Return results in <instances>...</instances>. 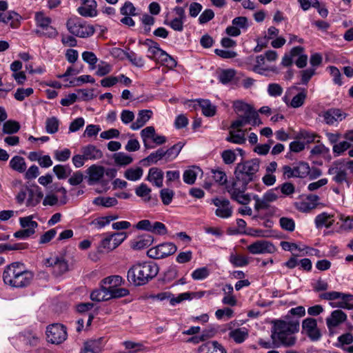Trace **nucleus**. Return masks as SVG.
Segmentation results:
<instances>
[{"instance_id": "774afa93", "label": "nucleus", "mask_w": 353, "mask_h": 353, "mask_svg": "<svg viewBox=\"0 0 353 353\" xmlns=\"http://www.w3.org/2000/svg\"><path fill=\"white\" fill-rule=\"evenodd\" d=\"M209 275V270L207 268H200L196 269L192 273V277L194 280H203L208 277Z\"/></svg>"}, {"instance_id": "bb28decb", "label": "nucleus", "mask_w": 353, "mask_h": 353, "mask_svg": "<svg viewBox=\"0 0 353 353\" xmlns=\"http://www.w3.org/2000/svg\"><path fill=\"white\" fill-rule=\"evenodd\" d=\"M43 193L37 186L35 188H30L26 201L27 207H34L39 204L43 198Z\"/></svg>"}, {"instance_id": "79ce46f5", "label": "nucleus", "mask_w": 353, "mask_h": 353, "mask_svg": "<svg viewBox=\"0 0 353 353\" xmlns=\"http://www.w3.org/2000/svg\"><path fill=\"white\" fill-rule=\"evenodd\" d=\"M53 172L59 179H66L72 172L68 165H57L53 168Z\"/></svg>"}, {"instance_id": "37998d69", "label": "nucleus", "mask_w": 353, "mask_h": 353, "mask_svg": "<svg viewBox=\"0 0 353 353\" xmlns=\"http://www.w3.org/2000/svg\"><path fill=\"white\" fill-rule=\"evenodd\" d=\"M109 291V299H118L124 297L129 294V290L123 288L108 286Z\"/></svg>"}, {"instance_id": "b1692460", "label": "nucleus", "mask_w": 353, "mask_h": 353, "mask_svg": "<svg viewBox=\"0 0 353 353\" xmlns=\"http://www.w3.org/2000/svg\"><path fill=\"white\" fill-rule=\"evenodd\" d=\"M152 112L149 110H142L138 113L136 121L133 122L130 128L133 130H137L142 128L147 121L151 118Z\"/></svg>"}, {"instance_id": "f03ea898", "label": "nucleus", "mask_w": 353, "mask_h": 353, "mask_svg": "<svg viewBox=\"0 0 353 353\" xmlns=\"http://www.w3.org/2000/svg\"><path fill=\"white\" fill-rule=\"evenodd\" d=\"M299 330V321L297 319L274 321L271 339L276 341V346L292 347L295 345L296 338L294 334Z\"/></svg>"}, {"instance_id": "c85d7f7f", "label": "nucleus", "mask_w": 353, "mask_h": 353, "mask_svg": "<svg viewBox=\"0 0 353 353\" xmlns=\"http://www.w3.org/2000/svg\"><path fill=\"white\" fill-rule=\"evenodd\" d=\"M161 159L165 160L164 150L163 148H159L157 151L152 152L146 158L142 159L141 163L144 165H149L150 163L156 164Z\"/></svg>"}, {"instance_id": "4be33fe9", "label": "nucleus", "mask_w": 353, "mask_h": 353, "mask_svg": "<svg viewBox=\"0 0 353 353\" xmlns=\"http://www.w3.org/2000/svg\"><path fill=\"white\" fill-rule=\"evenodd\" d=\"M105 173V169L103 166L92 165L88 169V174L89 175L88 183L93 185L99 182Z\"/></svg>"}, {"instance_id": "f3484780", "label": "nucleus", "mask_w": 353, "mask_h": 353, "mask_svg": "<svg viewBox=\"0 0 353 353\" xmlns=\"http://www.w3.org/2000/svg\"><path fill=\"white\" fill-rule=\"evenodd\" d=\"M199 353H227L226 349L216 341H209L198 347Z\"/></svg>"}, {"instance_id": "6e6552de", "label": "nucleus", "mask_w": 353, "mask_h": 353, "mask_svg": "<svg viewBox=\"0 0 353 353\" xmlns=\"http://www.w3.org/2000/svg\"><path fill=\"white\" fill-rule=\"evenodd\" d=\"M177 247L172 243H163L149 249L147 255L150 258L159 259L173 254Z\"/></svg>"}, {"instance_id": "f257e3e1", "label": "nucleus", "mask_w": 353, "mask_h": 353, "mask_svg": "<svg viewBox=\"0 0 353 353\" xmlns=\"http://www.w3.org/2000/svg\"><path fill=\"white\" fill-rule=\"evenodd\" d=\"M260 160L252 159L237 163L234 170V181L228 189L232 200L241 205H248L251 197L245 194L249 183L257 179V172L260 168Z\"/></svg>"}, {"instance_id": "a211bd4d", "label": "nucleus", "mask_w": 353, "mask_h": 353, "mask_svg": "<svg viewBox=\"0 0 353 353\" xmlns=\"http://www.w3.org/2000/svg\"><path fill=\"white\" fill-rule=\"evenodd\" d=\"M21 17L14 11L0 12V22L9 24L12 28H17L20 25Z\"/></svg>"}, {"instance_id": "338daca9", "label": "nucleus", "mask_w": 353, "mask_h": 353, "mask_svg": "<svg viewBox=\"0 0 353 353\" xmlns=\"http://www.w3.org/2000/svg\"><path fill=\"white\" fill-rule=\"evenodd\" d=\"M233 108L237 113L243 112V114H247L252 110L250 105L241 101H236L234 102Z\"/></svg>"}, {"instance_id": "ea45409f", "label": "nucleus", "mask_w": 353, "mask_h": 353, "mask_svg": "<svg viewBox=\"0 0 353 353\" xmlns=\"http://www.w3.org/2000/svg\"><path fill=\"white\" fill-rule=\"evenodd\" d=\"M198 167H193L191 169L186 170L183 173V181L185 183L192 185L194 183L196 176L200 172Z\"/></svg>"}, {"instance_id": "1a4fd4ad", "label": "nucleus", "mask_w": 353, "mask_h": 353, "mask_svg": "<svg viewBox=\"0 0 353 353\" xmlns=\"http://www.w3.org/2000/svg\"><path fill=\"white\" fill-rule=\"evenodd\" d=\"M48 341L53 344H60L67 339L66 328L61 324L54 323L46 330Z\"/></svg>"}, {"instance_id": "5701e85b", "label": "nucleus", "mask_w": 353, "mask_h": 353, "mask_svg": "<svg viewBox=\"0 0 353 353\" xmlns=\"http://www.w3.org/2000/svg\"><path fill=\"white\" fill-rule=\"evenodd\" d=\"M153 241L154 238L151 235L143 234L132 241L130 246L133 250H139L149 247Z\"/></svg>"}, {"instance_id": "473e14b6", "label": "nucleus", "mask_w": 353, "mask_h": 353, "mask_svg": "<svg viewBox=\"0 0 353 353\" xmlns=\"http://www.w3.org/2000/svg\"><path fill=\"white\" fill-rule=\"evenodd\" d=\"M332 217V215L326 212H323L317 215L315 218V224L316 228H321L323 226H325L327 228H330L334 222V220L330 221Z\"/></svg>"}, {"instance_id": "6ab92c4d", "label": "nucleus", "mask_w": 353, "mask_h": 353, "mask_svg": "<svg viewBox=\"0 0 353 353\" xmlns=\"http://www.w3.org/2000/svg\"><path fill=\"white\" fill-rule=\"evenodd\" d=\"M347 319L346 314L341 310L332 312L330 316L326 319V324L329 330L337 327Z\"/></svg>"}, {"instance_id": "a18cd8bd", "label": "nucleus", "mask_w": 353, "mask_h": 353, "mask_svg": "<svg viewBox=\"0 0 353 353\" xmlns=\"http://www.w3.org/2000/svg\"><path fill=\"white\" fill-rule=\"evenodd\" d=\"M59 126V120L55 117L48 118L46 121V130L49 134H54L58 132Z\"/></svg>"}, {"instance_id": "aec40b11", "label": "nucleus", "mask_w": 353, "mask_h": 353, "mask_svg": "<svg viewBox=\"0 0 353 353\" xmlns=\"http://www.w3.org/2000/svg\"><path fill=\"white\" fill-rule=\"evenodd\" d=\"M338 301H332L329 303V305L332 308H342L352 310L353 303L350 302L353 301V294L342 293V296L338 299Z\"/></svg>"}, {"instance_id": "052dcab7", "label": "nucleus", "mask_w": 353, "mask_h": 353, "mask_svg": "<svg viewBox=\"0 0 353 353\" xmlns=\"http://www.w3.org/2000/svg\"><path fill=\"white\" fill-rule=\"evenodd\" d=\"M150 232H152L158 235H163L167 233V228L161 222L155 221L152 223V226L150 230Z\"/></svg>"}, {"instance_id": "4468645a", "label": "nucleus", "mask_w": 353, "mask_h": 353, "mask_svg": "<svg viewBox=\"0 0 353 353\" xmlns=\"http://www.w3.org/2000/svg\"><path fill=\"white\" fill-rule=\"evenodd\" d=\"M176 17L171 21L165 20L164 24L169 26L172 30L177 32L183 30V23L185 19V9L183 7L176 6L174 8Z\"/></svg>"}, {"instance_id": "0e129e2a", "label": "nucleus", "mask_w": 353, "mask_h": 353, "mask_svg": "<svg viewBox=\"0 0 353 353\" xmlns=\"http://www.w3.org/2000/svg\"><path fill=\"white\" fill-rule=\"evenodd\" d=\"M351 144L347 141H341L339 143H336L333 145V152L336 154V156H339L343 154L347 149L350 148Z\"/></svg>"}, {"instance_id": "09e8293b", "label": "nucleus", "mask_w": 353, "mask_h": 353, "mask_svg": "<svg viewBox=\"0 0 353 353\" xmlns=\"http://www.w3.org/2000/svg\"><path fill=\"white\" fill-rule=\"evenodd\" d=\"M123 282L124 280L123 278L119 275L108 276L101 281L103 285L112 286L114 288L121 285Z\"/></svg>"}, {"instance_id": "13d9d810", "label": "nucleus", "mask_w": 353, "mask_h": 353, "mask_svg": "<svg viewBox=\"0 0 353 353\" xmlns=\"http://www.w3.org/2000/svg\"><path fill=\"white\" fill-rule=\"evenodd\" d=\"M174 192L168 188H163L160 191V196L164 205H169L174 197Z\"/></svg>"}, {"instance_id": "393cba45", "label": "nucleus", "mask_w": 353, "mask_h": 353, "mask_svg": "<svg viewBox=\"0 0 353 353\" xmlns=\"http://www.w3.org/2000/svg\"><path fill=\"white\" fill-rule=\"evenodd\" d=\"M81 152L87 160H97L103 157L102 152L93 145H88L81 148Z\"/></svg>"}, {"instance_id": "0eeeda50", "label": "nucleus", "mask_w": 353, "mask_h": 353, "mask_svg": "<svg viewBox=\"0 0 353 353\" xmlns=\"http://www.w3.org/2000/svg\"><path fill=\"white\" fill-rule=\"evenodd\" d=\"M66 27L72 34L81 38L89 37L95 32L93 26L82 21L80 19H69Z\"/></svg>"}, {"instance_id": "de8ad7c7", "label": "nucleus", "mask_w": 353, "mask_h": 353, "mask_svg": "<svg viewBox=\"0 0 353 353\" xmlns=\"http://www.w3.org/2000/svg\"><path fill=\"white\" fill-rule=\"evenodd\" d=\"M114 160L116 164L119 165H127L130 164L133 159L124 152L116 153L114 155Z\"/></svg>"}, {"instance_id": "4c0bfd02", "label": "nucleus", "mask_w": 353, "mask_h": 353, "mask_svg": "<svg viewBox=\"0 0 353 353\" xmlns=\"http://www.w3.org/2000/svg\"><path fill=\"white\" fill-rule=\"evenodd\" d=\"M143 174V170L141 168H131L125 171L124 177L129 181H136L142 177Z\"/></svg>"}, {"instance_id": "e2e57ef3", "label": "nucleus", "mask_w": 353, "mask_h": 353, "mask_svg": "<svg viewBox=\"0 0 353 353\" xmlns=\"http://www.w3.org/2000/svg\"><path fill=\"white\" fill-rule=\"evenodd\" d=\"M232 24L234 25L239 30H246L249 26L248 20L245 17H238L232 19Z\"/></svg>"}, {"instance_id": "7c9ffc66", "label": "nucleus", "mask_w": 353, "mask_h": 353, "mask_svg": "<svg viewBox=\"0 0 353 353\" xmlns=\"http://www.w3.org/2000/svg\"><path fill=\"white\" fill-rule=\"evenodd\" d=\"M229 336L236 343H241L248 337V331L245 327L234 329L229 332Z\"/></svg>"}, {"instance_id": "bf43d9fd", "label": "nucleus", "mask_w": 353, "mask_h": 353, "mask_svg": "<svg viewBox=\"0 0 353 353\" xmlns=\"http://www.w3.org/2000/svg\"><path fill=\"white\" fill-rule=\"evenodd\" d=\"M150 192L151 189L148 188V185L145 183H141L135 190V193L138 196L141 198L147 197V201H149L150 199ZM145 200H146V199Z\"/></svg>"}, {"instance_id": "e433bc0d", "label": "nucleus", "mask_w": 353, "mask_h": 353, "mask_svg": "<svg viewBox=\"0 0 353 353\" xmlns=\"http://www.w3.org/2000/svg\"><path fill=\"white\" fill-rule=\"evenodd\" d=\"M203 114L206 117H212L216 113V107L209 100L200 99L198 101Z\"/></svg>"}, {"instance_id": "20e7f679", "label": "nucleus", "mask_w": 353, "mask_h": 353, "mask_svg": "<svg viewBox=\"0 0 353 353\" xmlns=\"http://www.w3.org/2000/svg\"><path fill=\"white\" fill-rule=\"evenodd\" d=\"M159 272V267L154 262L138 263L132 265L127 274L128 281L135 286H141L153 279Z\"/></svg>"}, {"instance_id": "423d86ee", "label": "nucleus", "mask_w": 353, "mask_h": 353, "mask_svg": "<svg viewBox=\"0 0 353 353\" xmlns=\"http://www.w3.org/2000/svg\"><path fill=\"white\" fill-rule=\"evenodd\" d=\"M37 27L39 29L34 30L37 35L54 39L58 35L57 30L52 26V19L45 15L43 12H37L34 14Z\"/></svg>"}, {"instance_id": "58836bf2", "label": "nucleus", "mask_w": 353, "mask_h": 353, "mask_svg": "<svg viewBox=\"0 0 353 353\" xmlns=\"http://www.w3.org/2000/svg\"><path fill=\"white\" fill-rule=\"evenodd\" d=\"M229 261L234 267H244L249 263L247 256L234 253L230 254Z\"/></svg>"}, {"instance_id": "39448f33", "label": "nucleus", "mask_w": 353, "mask_h": 353, "mask_svg": "<svg viewBox=\"0 0 353 353\" xmlns=\"http://www.w3.org/2000/svg\"><path fill=\"white\" fill-rule=\"evenodd\" d=\"M327 174L331 176L332 181L337 185H345L347 188L350 187L351 181L348 176L344 161L341 159L334 161L329 167Z\"/></svg>"}, {"instance_id": "603ef678", "label": "nucleus", "mask_w": 353, "mask_h": 353, "mask_svg": "<svg viewBox=\"0 0 353 353\" xmlns=\"http://www.w3.org/2000/svg\"><path fill=\"white\" fill-rule=\"evenodd\" d=\"M125 57L135 66L143 67L144 61L141 57L137 56L134 52H124Z\"/></svg>"}, {"instance_id": "c756f323", "label": "nucleus", "mask_w": 353, "mask_h": 353, "mask_svg": "<svg viewBox=\"0 0 353 353\" xmlns=\"http://www.w3.org/2000/svg\"><path fill=\"white\" fill-rule=\"evenodd\" d=\"M272 70L271 68L266 65L265 58L263 55H259L256 57V63L252 68V71L263 75L265 72Z\"/></svg>"}, {"instance_id": "8fccbe9b", "label": "nucleus", "mask_w": 353, "mask_h": 353, "mask_svg": "<svg viewBox=\"0 0 353 353\" xmlns=\"http://www.w3.org/2000/svg\"><path fill=\"white\" fill-rule=\"evenodd\" d=\"M157 61L170 68H173L176 66V61L175 59L168 53H166L164 50L163 51Z\"/></svg>"}, {"instance_id": "cd10ccee", "label": "nucleus", "mask_w": 353, "mask_h": 353, "mask_svg": "<svg viewBox=\"0 0 353 353\" xmlns=\"http://www.w3.org/2000/svg\"><path fill=\"white\" fill-rule=\"evenodd\" d=\"M109 294L108 287L102 283L99 289L95 290L91 293L90 298L95 301H105L110 300Z\"/></svg>"}, {"instance_id": "f704fd0d", "label": "nucleus", "mask_w": 353, "mask_h": 353, "mask_svg": "<svg viewBox=\"0 0 353 353\" xmlns=\"http://www.w3.org/2000/svg\"><path fill=\"white\" fill-rule=\"evenodd\" d=\"M19 222L23 229L26 231H31V236L34 234L35 229L38 227V223L32 221V216H31L20 218Z\"/></svg>"}, {"instance_id": "412c9836", "label": "nucleus", "mask_w": 353, "mask_h": 353, "mask_svg": "<svg viewBox=\"0 0 353 353\" xmlns=\"http://www.w3.org/2000/svg\"><path fill=\"white\" fill-rule=\"evenodd\" d=\"M225 140L235 144H244L246 141L245 130L241 128H230L229 135L226 137Z\"/></svg>"}, {"instance_id": "3c124183", "label": "nucleus", "mask_w": 353, "mask_h": 353, "mask_svg": "<svg viewBox=\"0 0 353 353\" xmlns=\"http://www.w3.org/2000/svg\"><path fill=\"white\" fill-rule=\"evenodd\" d=\"M235 70L232 69L223 70L219 75V80L223 84H227L230 83L235 76Z\"/></svg>"}, {"instance_id": "c03bdc74", "label": "nucleus", "mask_w": 353, "mask_h": 353, "mask_svg": "<svg viewBox=\"0 0 353 353\" xmlns=\"http://www.w3.org/2000/svg\"><path fill=\"white\" fill-rule=\"evenodd\" d=\"M93 203L97 205L110 208L116 205L117 204V200L114 197L99 196L94 199Z\"/></svg>"}, {"instance_id": "680f3d73", "label": "nucleus", "mask_w": 353, "mask_h": 353, "mask_svg": "<svg viewBox=\"0 0 353 353\" xmlns=\"http://www.w3.org/2000/svg\"><path fill=\"white\" fill-rule=\"evenodd\" d=\"M279 223L282 229L292 232L295 228V223L292 219L288 217H281L279 220Z\"/></svg>"}, {"instance_id": "864d4df0", "label": "nucleus", "mask_w": 353, "mask_h": 353, "mask_svg": "<svg viewBox=\"0 0 353 353\" xmlns=\"http://www.w3.org/2000/svg\"><path fill=\"white\" fill-rule=\"evenodd\" d=\"M250 117L248 112L247 114L240 115L236 120L232 123L230 128H241L246 124L250 123Z\"/></svg>"}, {"instance_id": "2f4dec72", "label": "nucleus", "mask_w": 353, "mask_h": 353, "mask_svg": "<svg viewBox=\"0 0 353 353\" xmlns=\"http://www.w3.org/2000/svg\"><path fill=\"white\" fill-rule=\"evenodd\" d=\"M183 146L184 143L179 142L169 149L164 150L165 161L168 162L174 159L179 155Z\"/></svg>"}, {"instance_id": "72a5a7b5", "label": "nucleus", "mask_w": 353, "mask_h": 353, "mask_svg": "<svg viewBox=\"0 0 353 353\" xmlns=\"http://www.w3.org/2000/svg\"><path fill=\"white\" fill-rule=\"evenodd\" d=\"M10 168L20 173L24 172L26 170V163L24 158L20 156H14L10 161Z\"/></svg>"}, {"instance_id": "9d476101", "label": "nucleus", "mask_w": 353, "mask_h": 353, "mask_svg": "<svg viewBox=\"0 0 353 353\" xmlns=\"http://www.w3.org/2000/svg\"><path fill=\"white\" fill-rule=\"evenodd\" d=\"M45 265L48 267H52L53 274L58 276L63 274L68 271V264L65 259L61 256H52L45 261Z\"/></svg>"}, {"instance_id": "6e6d98bb", "label": "nucleus", "mask_w": 353, "mask_h": 353, "mask_svg": "<svg viewBox=\"0 0 353 353\" xmlns=\"http://www.w3.org/2000/svg\"><path fill=\"white\" fill-rule=\"evenodd\" d=\"M306 97L307 94L305 91L298 93L292 98L290 102V106L294 108H297L302 106L305 102Z\"/></svg>"}, {"instance_id": "c9c22d12", "label": "nucleus", "mask_w": 353, "mask_h": 353, "mask_svg": "<svg viewBox=\"0 0 353 353\" xmlns=\"http://www.w3.org/2000/svg\"><path fill=\"white\" fill-rule=\"evenodd\" d=\"M155 134V129L153 126H148L144 128L141 132V136L143 139L144 146L147 149L152 148L153 146L150 145L148 139H153Z\"/></svg>"}, {"instance_id": "49530a36", "label": "nucleus", "mask_w": 353, "mask_h": 353, "mask_svg": "<svg viewBox=\"0 0 353 353\" xmlns=\"http://www.w3.org/2000/svg\"><path fill=\"white\" fill-rule=\"evenodd\" d=\"M19 129L20 124L16 121L8 120L3 125V132L5 134H14L17 133Z\"/></svg>"}, {"instance_id": "a19ab883", "label": "nucleus", "mask_w": 353, "mask_h": 353, "mask_svg": "<svg viewBox=\"0 0 353 353\" xmlns=\"http://www.w3.org/2000/svg\"><path fill=\"white\" fill-rule=\"evenodd\" d=\"M294 177L304 178L310 172V166L307 163L300 162L293 167Z\"/></svg>"}, {"instance_id": "a878e982", "label": "nucleus", "mask_w": 353, "mask_h": 353, "mask_svg": "<svg viewBox=\"0 0 353 353\" xmlns=\"http://www.w3.org/2000/svg\"><path fill=\"white\" fill-rule=\"evenodd\" d=\"M147 180L153 183L157 187L163 186V172L158 168H152L149 170Z\"/></svg>"}, {"instance_id": "f8f14e48", "label": "nucleus", "mask_w": 353, "mask_h": 353, "mask_svg": "<svg viewBox=\"0 0 353 353\" xmlns=\"http://www.w3.org/2000/svg\"><path fill=\"white\" fill-rule=\"evenodd\" d=\"M247 248L252 254L274 253L276 251V248L272 243L264 240L256 241Z\"/></svg>"}, {"instance_id": "5fc2aeb1", "label": "nucleus", "mask_w": 353, "mask_h": 353, "mask_svg": "<svg viewBox=\"0 0 353 353\" xmlns=\"http://www.w3.org/2000/svg\"><path fill=\"white\" fill-rule=\"evenodd\" d=\"M33 92L34 91L32 88H19L16 90V92L14 94V97L16 100L22 101L26 97L30 96L33 93Z\"/></svg>"}, {"instance_id": "7ed1b4c3", "label": "nucleus", "mask_w": 353, "mask_h": 353, "mask_svg": "<svg viewBox=\"0 0 353 353\" xmlns=\"http://www.w3.org/2000/svg\"><path fill=\"white\" fill-rule=\"evenodd\" d=\"M33 277V272L28 270L24 264L19 262H14L7 265L3 273L4 283L16 288L28 286Z\"/></svg>"}, {"instance_id": "69168bd1", "label": "nucleus", "mask_w": 353, "mask_h": 353, "mask_svg": "<svg viewBox=\"0 0 353 353\" xmlns=\"http://www.w3.org/2000/svg\"><path fill=\"white\" fill-rule=\"evenodd\" d=\"M82 59L85 62L90 65L92 68H94V65L98 61V59L94 53L90 51L83 52L82 53Z\"/></svg>"}, {"instance_id": "9b49d317", "label": "nucleus", "mask_w": 353, "mask_h": 353, "mask_svg": "<svg viewBox=\"0 0 353 353\" xmlns=\"http://www.w3.org/2000/svg\"><path fill=\"white\" fill-rule=\"evenodd\" d=\"M302 328L312 341H319L321 337V333L317 327L316 319L307 318L302 322Z\"/></svg>"}, {"instance_id": "ddd939ff", "label": "nucleus", "mask_w": 353, "mask_h": 353, "mask_svg": "<svg viewBox=\"0 0 353 353\" xmlns=\"http://www.w3.org/2000/svg\"><path fill=\"white\" fill-rule=\"evenodd\" d=\"M213 204L216 207L215 214L222 219H228L232 214V208L228 199L215 198Z\"/></svg>"}, {"instance_id": "4d7b16f0", "label": "nucleus", "mask_w": 353, "mask_h": 353, "mask_svg": "<svg viewBox=\"0 0 353 353\" xmlns=\"http://www.w3.org/2000/svg\"><path fill=\"white\" fill-rule=\"evenodd\" d=\"M253 199L255 201L254 209L256 211L266 210L270 207V202L266 201L264 195L262 198H260L258 195L255 194L253 196Z\"/></svg>"}, {"instance_id": "2eb2a0df", "label": "nucleus", "mask_w": 353, "mask_h": 353, "mask_svg": "<svg viewBox=\"0 0 353 353\" xmlns=\"http://www.w3.org/2000/svg\"><path fill=\"white\" fill-rule=\"evenodd\" d=\"M81 6L77 8L78 13L84 17H94L97 15V3L95 0H81Z\"/></svg>"}, {"instance_id": "dca6fc26", "label": "nucleus", "mask_w": 353, "mask_h": 353, "mask_svg": "<svg viewBox=\"0 0 353 353\" xmlns=\"http://www.w3.org/2000/svg\"><path fill=\"white\" fill-rule=\"evenodd\" d=\"M347 114L338 108H331L324 112L322 114L324 121L327 125H334L341 121L346 117Z\"/></svg>"}]
</instances>
